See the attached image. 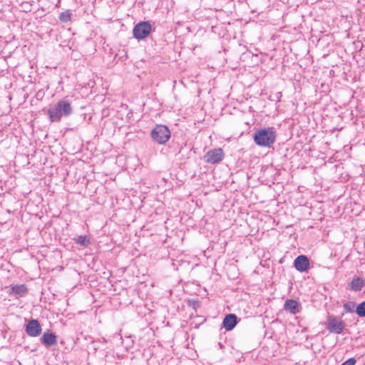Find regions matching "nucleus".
<instances>
[{
    "label": "nucleus",
    "mask_w": 365,
    "mask_h": 365,
    "mask_svg": "<svg viewBox=\"0 0 365 365\" xmlns=\"http://www.w3.org/2000/svg\"><path fill=\"white\" fill-rule=\"evenodd\" d=\"M152 31V26L150 21H140L135 25L133 29V34L135 38L142 40L149 36Z\"/></svg>",
    "instance_id": "obj_4"
},
{
    "label": "nucleus",
    "mask_w": 365,
    "mask_h": 365,
    "mask_svg": "<svg viewBox=\"0 0 365 365\" xmlns=\"http://www.w3.org/2000/svg\"><path fill=\"white\" fill-rule=\"evenodd\" d=\"M74 240L76 244L85 247H88L91 243L90 239L86 235H79Z\"/></svg>",
    "instance_id": "obj_14"
},
{
    "label": "nucleus",
    "mask_w": 365,
    "mask_h": 365,
    "mask_svg": "<svg viewBox=\"0 0 365 365\" xmlns=\"http://www.w3.org/2000/svg\"><path fill=\"white\" fill-rule=\"evenodd\" d=\"M225 153L222 148H213L208 150L203 156L202 159L205 163L209 164H218L223 160Z\"/></svg>",
    "instance_id": "obj_5"
},
{
    "label": "nucleus",
    "mask_w": 365,
    "mask_h": 365,
    "mask_svg": "<svg viewBox=\"0 0 365 365\" xmlns=\"http://www.w3.org/2000/svg\"><path fill=\"white\" fill-rule=\"evenodd\" d=\"M237 322L238 319L235 314H228L223 319L222 327L227 331H231L235 327V326L237 324Z\"/></svg>",
    "instance_id": "obj_11"
},
{
    "label": "nucleus",
    "mask_w": 365,
    "mask_h": 365,
    "mask_svg": "<svg viewBox=\"0 0 365 365\" xmlns=\"http://www.w3.org/2000/svg\"><path fill=\"white\" fill-rule=\"evenodd\" d=\"M276 136L274 128L268 127L257 130L253 139L256 145L269 148L275 142Z\"/></svg>",
    "instance_id": "obj_2"
},
{
    "label": "nucleus",
    "mask_w": 365,
    "mask_h": 365,
    "mask_svg": "<svg viewBox=\"0 0 365 365\" xmlns=\"http://www.w3.org/2000/svg\"><path fill=\"white\" fill-rule=\"evenodd\" d=\"M284 309L291 314H295L300 311L299 304L294 299H287L284 304Z\"/></svg>",
    "instance_id": "obj_12"
},
{
    "label": "nucleus",
    "mask_w": 365,
    "mask_h": 365,
    "mask_svg": "<svg viewBox=\"0 0 365 365\" xmlns=\"http://www.w3.org/2000/svg\"><path fill=\"white\" fill-rule=\"evenodd\" d=\"M28 293V288L26 284H11L9 286V294L10 295H14L16 298L22 297L26 295Z\"/></svg>",
    "instance_id": "obj_9"
},
{
    "label": "nucleus",
    "mask_w": 365,
    "mask_h": 365,
    "mask_svg": "<svg viewBox=\"0 0 365 365\" xmlns=\"http://www.w3.org/2000/svg\"><path fill=\"white\" fill-rule=\"evenodd\" d=\"M294 266L299 272L307 271L309 268V258L305 255H299L294 261Z\"/></svg>",
    "instance_id": "obj_8"
},
{
    "label": "nucleus",
    "mask_w": 365,
    "mask_h": 365,
    "mask_svg": "<svg viewBox=\"0 0 365 365\" xmlns=\"http://www.w3.org/2000/svg\"><path fill=\"white\" fill-rule=\"evenodd\" d=\"M356 313L360 317H365V301L356 307Z\"/></svg>",
    "instance_id": "obj_16"
},
{
    "label": "nucleus",
    "mask_w": 365,
    "mask_h": 365,
    "mask_svg": "<svg viewBox=\"0 0 365 365\" xmlns=\"http://www.w3.org/2000/svg\"><path fill=\"white\" fill-rule=\"evenodd\" d=\"M25 331L29 336L36 337L41 334L42 328L37 319H31L26 324Z\"/></svg>",
    "instance_id": "obj_7"
},
{
    "label": "nucleus",
    "mask_w": 365,
    "mask_h": 365,
    "mask_svg": "<svg viewBox=\"0 0 365 365\" xmlns=\"http://www.w3.org/2000/svg\"><path fill=\"white\" fill-rule=\"evenodd\" d=\"M72 113L73 107L71 102L66 98L59 101L47 111L51 122H59L63 117L67 118L71 115Z\"/></svg>",
    "instance_id": "obj_1"
},
{
    "label": "nucleus",
    "mask_w": 365,
    "mask_h": 365,
    "mask_svg": "<svg viewBox=\"0 0 365 365\" xmlns=\"http://www.w3.org/2000/svg\"><path fill=\"white\" fill-rule=\"evenodd\" d=\"M326 327L331 333L341 334L345 328L344 322L334 315H329L326 322Z\"/></svg>",
    "instance_id": "obj_6"
},
{
    "label": "nucleus",
    "mask_w": 365,
    "mask_h": 365,
    "mask_svg": "<svg viewBox=\"0 0 365 365\" xmlns=\"http://www.w3.org/2000/svg\"><path fill=\"white\" fill-rule=\"evenodd\" d=\"M356 363V359L352 357L343 362L341 365H354Z\"/></svg>",
    "instance_id": "obj_19"
},
{
    "label": "nucleus",
    "mask_w": 365,
    "mask_h": 365,
    "mask_svg": "<svg viewBox=\"0 0 365 365\" xmlns=\"http://www.w3.org/2000/svg\"><path fill=\"white\" fill-rule=\"evenodd\" d=\"M71 15L69 11H66L59 14L58 19L61 22L66 23L71 21Z\"/></svg>",
    "instance_id": "obj_15"
},
{
    "label": "nucleus",
    "mask_w": 365,
    "mask_h": 365,
    "mask_svg": "<svg viewBox=\"0 0 365 365\" xmlns=\"http://www.w3.org/2000/svg\"><path fill=\"white\" fill-rule=\"evenodd\" d=\"M170 135L168 127L161 124L156 125L150 133L152 140L160 145L165 144L170 138Z\"/></svg>",
    "instance_id": "obj_3"
},
{
    "label": "nucleus",
    "mask_w": 365,
    "mask_h": 365,
    "mask_svg": "<svg viewBox=\"0 0 365 365\" xmlns=\"http://www.w3.org/2000/svg\"><path fill=\"white\" fill-rule=\"evenodd\" d=\"M41 343L44 346L48 347L56 344L57 336L55 333L48 330L45 331L40 338Z\"/></svg>",
    "instance_id": "obj_10"
},
{
    "label": "nucleus",
    "mask_w": 365,
    "mask_h": 365,
    "mask_svg": "<svg viewBox=\"0 0 365 365\" xmlns=\"http://www.w3.org/2000/svg\"><path fill=\"white\" fill-rule=\"evenodd\" d=\"M188 304L190 306H192L195 309H197V308H199L200 307V301L195 300V299L189 300Z\"/></svg>",
    "instance_id": "obj_18"
},
{
    "label": "nucleus",
    "mask_w": 365,
    "mask_h": 365,
    "mask_svg": "<svg viewBox=\"0 0 365 365\" xmlns=\"http://www.w3.org/2000/svg\"><path fill=\"white\" fill-rule=\"evenodd\" d=\"M356 303L354 302H346L343 304V308L346 312H353L356 309Z\"/></svg>",
    "instance_id": "obj_17"
},
{
    "label": "nucleus",
    "mask_w": 365,
    "mask_h": 365,
    "mask_svg": "<svg viewBox=\"0 0 365 365\" xmlns=\"http://www.w3.org/2000/svg\"><path fill=\"white\" fill-rule=\"evenodd\" d=\"M365 285V279L361 277L354 276L349 284V287L354 292L360 291Z\"/></svg>",
    "instance_id": "obj_13"
}]
</instances>
